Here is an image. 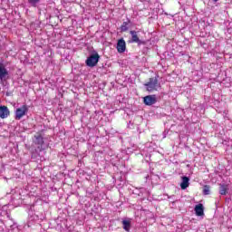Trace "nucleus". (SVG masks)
<instances>
[{"instance_id":"f257e3e1","label":"nucleus","mask_w":232,"mask_h":232,"mask_svg":"<svg viewBox=\"0 0 232 232\" xmlns=\"http://www.w3.org/2000/svg\"><path fill=\"white\" fill-rule=\"evenodd\" d=\"M146 91L151 93L152 92H157L160 88V83H159V76L151 77L149 82L143 84Z\"/></svg>"},{"instance_id":"f03ea898","label":"nucleus","mask_w":232,"mask_h":232,"mask_svg":"<svg viewBox=\"0 0 232 232\" xmlns=\"http://www.w3.org/2000/svg\"><path fill=\"white\" fill-rule=\"evenodd\" d=\"M100 59H101V56L99 55V53H97L96 51H93L87 57V59L85 61V64L89 68H93V67L97 66V64L99 63Z\"/></svg>"},{"instance_id":"7ed1b4c3","label":"nucleus","mask_w":232,"mask_h":232,"mask_svg":"<svg viewBox=\"0 0 232 232\" xmlns=\"http://www.w3.org/2000/svg\"><path fill=\"white\" fill-rule=\"evenodd\" d=\"M12 63L6 62L5 63H0V81L5 82V81L10 80V72L6 69V66H10Z\"/></svg>"},{"instance_id":"20e7f679","label":"nucleus","mask_w":232,"mask_h":232,"mask_svg":"<svg viewBox=\"0 0 232 232\" xmlns=\"http://www.w3.org/2000/svg\"><path fill=\"white\" fill-rule=\"evenodd\" d=\"M33 142L37 146V150H39V151H43V150H44V148H43V146H44V138L43 137V134L36 133L33 138Z\"/></svg>"},{"instance_id":"39448f33","label":"nucleus","mask_w":232,"mask_h":232,"mask_svg":"<svg viewBox=\"0 0 232 232\" xmlns=\"http://www.w3.org/2000/svg\"><path fill=\"white\" fill-rule=\"evenodd\" d=\"M139 32L137 31H130V34L131 38L129 40V43H137L138 46L146 45V41L139 39Z\"/></svg>"},{"instance_id":"423d86ee","label":"nucleus","mask_w":232,"mask_h":232,"mask_svg":"<svg viewBox=\"0 0 232 232\" xmlns=\"http://www.w3.org/2000/svg\"><path fill=\"white\" fill-rule=\"evenodd\" d=\"M28 113V106L27 105H23L22 107L16 109L15 111V116L14 119L15 121H21L24 115Z\"/></svg>"},{"instance_id":"0eeeda50","label":"nucleus","mask_w":232,"mask_h":232,"mask_svg":"<svg viewBox=\"0 0 232 232\" xmlns=\"http://www.w3.org/2000/svg\"><path fill=\"white\" fill-rule=\"evenodd\" d=\"M143 104H145V106H153V104H157V95L151 94L143 97Z\"/></svg>"},{"instance_id":"6e6552de","label":"nucleus","mask_w":232,"mask_h":232,"mask_svg":"<svg viewBox=\"0 0 232 232\" xmlns=\"http://www.w3.org/2000/svg\"><path fill=\"white\" fill-rule=\"evenodd\" d=\"M116 48L119 53H124L126 52V41H124V38L118 40Z\"/></svg>"},{"instance_id":"1a4fd4ad","label":"nucleus","mask_w":232,"mask_h":232,"mask_svg":"<svg viewBox=\"0 0 232 232\" xmlns=\"http://www.w3.org/2000/svg\"><path fill=\"white\" fill-rule=\"evenodd\" d=\"M9 116H10V110H8V107L5 105L0 106V118L6 119Z\"/></svg>"},{"instance_id":"9d476101","label":"nucleus","mask_w":232,"mask_h":232,"mask_svg":"<svg viewBox=\"0 0 232 232\" xmlns=\"http://www.w3.org/2000/svg\"><path fill=\"white\" fill-rule=\"evenodd\" d=\"M194 211L197 217H204V205L202 203L196 205L194 208Z\"/></svg>"},{"instance_id":"9b49d317","label":"nucleus","mask_w":232,"mask_h":232,"mask_svg":"<svg viewBox=\"0 0 232 232\" xmlns=\"http://www.w3.org/2000/svg\"><path fill=\"white\" fill-rule=\"evenodd\" d=\"M181 183H180V188L181 189H188V188H189V178H188L187 176H183L181 178Z\"/></svg>"},{"instance_id":"f8f14e48","label":"nucleus","mask_w":232,"mask_h":232,"mask_svg":"<svg viewBox=\"0 0 232 232\" xmlns=\"http://www.w3.org/2000/svg\"><path fill=\"white\" fill-rule=\"evenodd\" d=\"M130 24H131V20L127 18V21L123 22L120 27L121 32H128V30H130Z\"/></svg>"},{"instance_id":"ddd939ff","label":"nucleus","mask_w":232,"mask_h":232,"mask_svg":"<svg viewBox=\"0 0 232 232\" xmlns=\"http://www.w3.org/2000/svg\"><path fill=\"white\" fill-rule=\"evenodd\" d=\"M229 192V186L226 184H219V194L226 196Z\"/></svg>"},{"instance_id":"4468645a","label":"nucleus","mask_w":232,"mask_h":232,"mask_svg":"<svg viewBox=\"0 0 232 232\" xmlns=\"http://www.w3.org/2000/svg\"><path fill=\"white\" fill-rule=\"evenodd\" d=\"M122 226L125 231H130V228L131 227V221L124 219L122 221Z\"/></svg>"},{"instance_id":"2eb2a0df","label":"nucleus","mask_w":232,"mask_h":232,"mask_svg":"<svg viewBox=\"0 0 232 232\" xmlns=\"http://www.w3.org/2000/svg\"><path fill=\"white\" fill-rule=\"evenodd\" d=\"M40 1L41 0H27V3H29V5H31V6L35 8L37 6V5H39Z\"/></svg>"},{"instance_id":"dca6fc26","label":"nucleus","mask_w":232,"mask_h":232,"mask_svg":"<svg viewBox=\"0 0 232 232\" xmlns=\"http://www.w3.org/2000/svg\"><path fill=\"white\" fill-rule=\"evenodd\" d=\"M211 188L208 185L203 187V195H209L211 193Z\"/></svg>"},{"instance_id":"f3484780","label":"nucleus","mask_w":232,"mask_h":232,"mask_svg":"<svg viewBox=\"0 0 232 232\" xmlns=\"http://www.w3.org/2000/svg\"><path fill=\"white\" fill-rule=\"evenodd\" d=\"M5 95H6V97H10V95H12V93H11V92H5Z\"/></svg>"},{"instance_id":"a211bd4d","label":"nucleus","mask_w":232,"mask_h":232,"mask_svg":"<svg viewBox=\"0 0 232 232\" xmlns=\"http://www.w3.org/2000/svg\"><path fill=\"white\" fill-rule=\"evenodd\" d=\"M214 1V3H217L218 0H213Z\"/></svg>"}]
</instances>
